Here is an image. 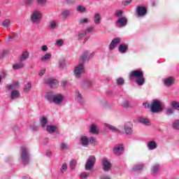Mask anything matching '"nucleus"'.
<instances>
[{
    "label": "nucleus",
    "instance_id": "f257e3e1",
    "mask_svg": "<svg viewBox=\"0 0 179 179\" xmlns=\"http://www.w3.org/2000/svg\"><path fill=\"white\" fill-rule=\"evenodd\" d=\"M20 159L24 165L29 164L30 161V152L27 147L22 145L20 148Z\"/></svg>",
    "mask_w": 179,
    "mask_h": 179
},
{
    "label": "nucleus",
    "instance_id": "f03ea898",
    "mask_svg": "<svg viewBox=\"0 0 179 179\" xmlns=\"http://www.w3.org/2000/svg\"><path fill=\"white\" fill-rule=\"evenodd\" d=\"M130 76L135 78L136 82L138 86H143L145 83V78L143 71H133L130 73Z\"/></svg>",
    "mask_w": 179,
    "mask_h": 179
},
{
    "label": "nucleus",
    "instance_id": "7ed1b4c3",
    "mask_svg": "<svg viewBox=\"0 0 179 179\" xmlns=\"http://www.w3.org/2000/svg\"><path fill=\"white\" fill-rule=\"evenodd\" d=\"M81 58H80V62L78 65H77L74 68V76L77 79H80L82 78L83 73L85 72V68L84 64H83L82 61H80Z\"/></svg>",
    "mask_w": 179,
    "mask_h": 179
},
{
    "label": "nucleus",
    "instance_id": "20e7f679",
    "mask_svg": "<svg viewBox=\"0 0 179 179\" xmlns=\"http://www.w3.org/2000/svg\"><path fill=\"white\" fill-rule=\"evenodd\" d=\"M42 17L43 14L41 11H38V10H34V11H32L30 16L31 22L34 24H39L41 22Z\"/></svg>",
    "mask_w": 179,
    "mask_h": 179
},
{
    "label": "nucleus",
    "instance_id": "39448f33",
    "mask_svg": "<svg viewBox=\"0 0 179 179\" xmlns=\"http://www.w3.org/2000/svg\"><path fill=\"white\" fill-rule=\"evenodd\" d=\"M150 110L151 113L153 114H157V113H161V111H163L161 101L159 100H153L151 103Z\"/></svg>",
    "mask_w": 179,
    "mask_h": 179
},
{
    "label": "nucleus",
    "instance_id": "423d86ee",
    "mask_svg": "<svg viewBox=\"0 0 179 179\" xmlns=\"http://www.w3.org/2000/svg\"><path fill=\"white\" fill-rule=\"evenodd\" d=\"M96 162V157L94 155H90L85 164L86 171H90L93 168Z\"/></svg>",
    "mask_w": 179,
    "mask_h": 179
},
{
    "label": "nucleus",
    "instance_id": "0eeeda50",
    "mask_svg": "<svg viewBox=\"0 0 179 179\" xmlns=\"http://www.w3.org/2000/svg\"><path fill=\"white\" fill-rule=\"evenodd\" d=\"M44 83L48 85L52 89H55L59 86V82L57 79H51L50 78L45 79Z\"/></svg>",
    "mask_w": 179,
    "mask_h": 179
},
{
    "label": "nucleus",
    "instance_id": "6e6552de",
    "mask_svg": "<svg viewBox=\"0 0 179 179\" xmlns=\"http://www.w3.org/2000/svg\"><path fill=\"white\" fill-rule=\"evenodd\" d=\"M54 104L55 106H62L64 101V94H62L61 93H59L58 94H54Z\"/></svg>",
    "mask_w": 179,
    "mask_h": 179
},
{
    "label": "nucleus",
    "instance_id": "1a4fd4ad",
    "mask_svg": "<svg viewBox=\"0 0 179 179\" xmlns=\"http://www.w3.org/2000/svg\"><path fill=\"white\" fill-rule=\"evenodd\" d=\"M124 150V144H116L113 148V152L115 155H122Z\"/></svg>",
    "mask_w": 179,
    "mask_h": 179
},
{
    "label": "nucleus",
    "instance_id": "9d476101",
    "mask_svg": "<svg viewBox=\"0 0 179 179\" xmlns=\"http://www.w3.org/2000/svg\"><path fill=\"white\" fill-rule=\"evenodd\" d=\"M148 10L146 7L138 6L136 8V13L138 17H143L147 15Z\"/></svg>",
    "mask_w": 179,
    "mask_h": 179
},
{
    "label": "nucleus",
    "instance_id": "9b49d317",
    "mask_svg": "<svg viewBox=\"0 0 179 179\" xmlns=\"http://www.w3.org/2000/svg\"><path fill=\"white\" fill-rule=\"evenodd\" d=\"M94 29V27L93 26H89L85 30H83V31H78L77 38H78V40H80L81 38H83L85 36H86L87 32L90 33L91 31H93Z\"/></svg>",
    "mask_w": 179,
    "mask_h": 179
},
{
    "label": "nucleus",
    "instance_id": "f8f14e48",
    "mask_svg": "<svg viewBox=\"0 0 179 179\" xmlns=\"http://www.w3.org/2000/svg\"><path fill=\"white\" fill-rule=\"evenodd\" d=\"M103 169L105 171H110L112 168V164L107 158H103L102 159Z\"/></svg>",
    "mask_w": 179,
    "mask_h": 179
},
{
    "label": "nucleus",
    "instance_id": "ddd939ff",
    "mask_svg": "<svg viewBox=\"0 0 179 179\" xmlns=\"http://www.w3.org/2000/svg\"><path fill=\"white\" fill-rule=\"evenodd\" d=\"M93 55H94V54H92V53L90 54V52H83L80 57V61L82 62L83 65H85V63L87 61H88V59H90V58L93 57Z\"/></svg>",
    "mask_w": 179,
    "mask_h": 179
},
{
    "label": "nucleus",
    "instance_id": "4468645a",
    "mask_svg": "<svg viewBox=\"0 0 179 179\" xmlns=\"http://www.w3.org/2000/svg\"><path fill=\"white\" fill-rule=\"evenodd\" d=\"M76 100L80 104V106H85V101L78 90L76 92Z\"/></svg>",
    "mask_w": 179,
    "mask_h": 179
},
{
    "label": "nucleus",
    "instance_id": "2eb2a0df",
    "mask_svg": "<svg viewBox=\"0 0 179 179\" xmlns=\"http://www.w3.org/2000/svg\"><path fill=\"white\" fill-rule=\"evenodd\" d=\"M24 66H25V62H22V55H20L19 62H17L16 64H13V69H14L15 71H17V69H22V68H24Z\"/></svg>",
    "mask_w": 179,
    "mask_h": 179
},
{
    "label": "nucleus",
    "instance_id": "dca6fc26",
    "mask_svg": "<svg viewBox=\"0 0 179 179\" xmlns=\"http://www.w3.org/2000/svg\"><path fill=\"white\" fill-rule=\"evenodd\" d=\"M160 165L159 164H155L151 167V175L152 176H157L159 172Z\"/></svg>",
    "mask_w": 179,
    "mask_h": 179
},
{
    "label": "nucleus",
    "instance_id": "f3484780",
    "mask_svg": "<svg viewBox=\"0 0 179 179\" xmlns=\"http://www.w3.org/2000/svg\"><path fill=\"white\" fill-rule=\"evenodd\" d=\"M122 38L120 37H115L113 38L109 45L110 50H114L115 47L121 41Z\"/></svg>",
    "mask_w": 179,
    "mask_h": 179
},
{
    "label": "nucleus",
    "instance_id": "a211bd4d",
    "mask_svg": "<svg viewBox=\"0 0 179 179\" xmlns=\"http://www.w3.org/2000/svg\"><path fill=\"white\" fill-rule=\"evenodd\" d=\"M175 80V78L169 76V78H166V79L164 80V84L167 87H169L170 86H172L173 85Z\"/></svg>",
    "mask_w": 179,
    "mask_h": 179
},
{
    "label": "nucleus",
    "instance_id": "6ab92c4d",
    "mask_svg": "<svg viewBox=\"0 0 179 179\" xmlns=\"http://www.w3.org/2000/svg\"><path fill=\"white\" fill-rule=\"evenodd\" d=\"M127 23H128V20H127V17H122V15H121V17L117 20V24L120 27L127 26Z\"/></svg>",
    "mask_w": 179,
    "mask_h": 179
},
{
    "label": "nucleus",
    "instance_id": "aec40b11",
    "mask_svg": "<svg viewBox=\"0 0 179 179\" xmlns=\"http://www.w3.org/2000/svg\"><path fill=\"white\" fill-rule=\"evenodd\" d=\"M80 143L82 145H84L86 147L87 145H89L90 144V138L87 137V136L83 135L80 138Z\"/></svg>",
    "mask_w": 179,
    "mask_h": 179
},
{
    "label": "nucleus",
    "instance_id": "412c9836",
    "mask_svg": "<svg viewBox=\"0 0 179 179\" xmlns=\"http://www.w3.org/2000/svg\"><path fill=\"white\" fill-rule=\"evenodd\" d=\"M45 99L47 100V101H49V103H54V93H53V92H46V93L45 94Z\"/></svg>",
    "mask_w": 179,
    "mask_h": 179
},
{
    "label": "nucleus",
    "instance_id": "4be33fe9",
    "mask_svg": "<svg viewBox=\"0 0 179 179\" xmlns=\"http://www.w3.org/2000/svg\"><path fill=\"white\" fill-rule=\"evenodd\" d=\"M90 133H92L93 134H97L98 133H99V129L97 124H92L90 125Z\"/></svg>",
    "mask_w": 179,
    "mask_h": 179
},
{
    "label": "nucleus",
    "instance_id": "5701e85b",
    "mask_svg": "<svg viewBox=\"0 0 179 179\" xmlns=\"http://www.w3.org/2000/svg\"><path fill=\"white\" fill-rule=\"evenodd\" d=\"M149 150H156L157 148V143L155 140H150L148 143Z\"/></svg>",
    "mask_w": 179,
    "mask_h": 179
},
{
    "label": "nucleus",
    "instance_id": "b1692460",
    "mask_svg": "<svg viewBox=\"0 0 179 179\" xmlns=\"http://www.w3.org/2000/svg\"><path fill=\"white\" fill-rule=\"evenodd\" d=\"M128 48H129L128 44H120V45L118 46V51L122 54H124L127 52Z\"/></svg>",
    "mask_w": 179,
    "mask_h": 179
},
{
    "label": "nucleus",
    "instance_id": "393cba45",
    "mask_svg": "<svg viewBox=\"0 0 179 179\" xmlns=\"http://www.w3.org/2000/svg\"><path fill=\"white\" fill-rule=\"evenodd\" d=\"M94 22L95 24H100L101 23V15L99 13H96L94 15Z\"/></svg>",
    "mask_w": 179,
    "mask_h": 179
},
{
    "label": "nucleus",
    "instance_id": "a878e982",
    "mask_svg": "<svg viewBox=\"0 0 179 179\" xmlns=\"http://www.w3.org/2000/svg\"><path fill=\"white\" fill-rule=\"evenodd\" d=\"M20 97V93L18 90H12L10 93L11 100H15V99H19Z\"/></svg>",
    "mask_w": 179,
    "mask_h": 179
},
{
    "label": "nucleus",
    "instance_id": "bb28decb",
    "mask_svg": "<svg viewBox=\"0 0 179 179\" xmlns=\"http://www.w3.org/2000/svg\"><path fill=\"white\" fill-rule=\"evenodd\" d=\"M124 131H126L127 134H132V127H131V124L130 123V122H129L128 123H126V124H124Z\"/></svg>",
    "mask_w": 179,
    "mask_h": 179
},
{
    "label": "nucleus",
    "instance_id": "cd10ccee",
    "mask_svg": "<svg viewBox=\"0 0 179 179\" xmlns=\"http://www.w3.org/2000/svg\"><path fill=\"white\" fill-rule=\"evenodd\" d=\"M57 26L58 22H57V20H50V22H48V27L52 30L57 29Z\"/></svg>",
    "mask_w": 179,
    "mask_h": 179
},
{
    "label": "nucleus",
    "instance_id": "c85d7f7f",
    "mask_svg": "<svg viewBox=\"0 0 179 179\" xmlns=\"http://www.w3.org/2000/svg\"><path fill=\"white\" fill-rule=\"evenodd\" d=\"M58 68L59 71H64L66 68V61L65 59H59L58 62Z\"/></svg>",
    "mask_w": 179,
    "mask_h": 179
},
{
    "label": "nucleus",
    "instance_id": "c756f323",
    "mask_svg": "<svg viewBox=\"0 0 179 179\" xmlns=\"http://www.w3.org/2000/svg\"><path fill=\"white\" fill-rule=\"evenodd\" d=\"M144 168V164H136L132 168L134 172H137L138 171H141Z\"/></svg>",
    "mask_w": 179,
    "mask_h": 179
},
{
    "label": "nucleus",
    "instance_id": "7c9ffc66",
    "mask_svg": "<svg viewBox=\"0 0 179 179\" xmlns=\"http://www.w3.org/2000/svg\"><path fill=\"white\" fill-rule=\"evenodd\" d=\"M29 57V52L27 50L23 51L21 54V62H24Z\"/></svg>",
    "mask_w": 179,
    "mask_h": 179
},
{
    "label": "nucleus",
    "instance_id": "2f4dec72",
    "mask_svg": "<svg viewBox=\"0 0 179 179\" xmlns=\"http://www.w3.org/2000/svg\"><path fill=\"white\" fill-rule=\"evenodd\" d=\"M56 129H57L56 126L53 124H48L46 126V130L47 131H48V133H54Z\"/></svg>",
    "mask_w": 179,
    "mask_h": 179
},
{
    "label": "nucleus",
    "instance_id": "473e14b6",
    "mask_svg": "<svg viewBox=\"0 0 179 179\" xmlns=\"http://www.w3.org/2000/svg\"><path fill=\"white\" fill-rule=\"evenodd\" d=\"M52 54L50 52H47V54H45L43 57H41V60L43 62L49 61L51 59Z\"/></svg>",
    "mask_w": 179,
    "mask_h": 179
},
{
    "label": "nucleus",
    "instance_id": "72a5a7b5",
    "mask_svg": "<svg viewBox=\"0 0 179 179\" xmlns=\"http://www.w3.org/2000/svg\"><path fill=\"white\" fill-rule=\"evenodd\" d=\"M19 87V83L18 82H14L12 83V85H8V90H14L15 89H17Z\"/></svg>",
    "mask_w": 179,
    "mask_h": 179
},
{
    "label": "nucleus",
    "instance_id": "f704fd0d",
    "mask_svg": "<svg viewBox=\"0 0 179 179\" xmlns=\"http://www.w3.org/2000/svg\"><path fill=\"white\" fill-rule=\"evenodd\" d=\"M76 10L79 12V13H85V12H87V8L85 6H77Z\"/></svg>",
    "mask_w": 179,
    "mask_h": 179
},
{
    "label": "nucleus",
    "instance_id": "c9c22d12",
    "mask_svg": "<svg viewBox=\"0 0 179 179\" xmlns=\"http://www.w3.org/2000/svg\"><path fill=\"white\" fill-rule=\"evenodd\" d=\"M31 87H32L31 83L28 82V83H27V85H24V92H25V93H29V92H30Z\"/></svg>",
    "mask_w": 179,
    "mask_h": 179
},
{
    "label": "nucleus",
    "instance_id": "e433bc0d",
    "mask_svg": "<svg viewBox=\"0 0 179 179\" xmlns=\"http://www.w3.org/2000/svg\"><path fill=\"white\" fill-rule=\"evenodd\" d=\"M138 122H140V123H143V124H149L150 122H149V119H147V117H138Z\"/></svg>",
    "mask_w": 179,
    "mask_h": 179
},
{
    "label": "nucleus",
    "instance_id": "4c0bfd02",
    "mask_svg": "<svg viewBox=\"0 0 179 179\" xmlns=\"http://www.w3.org/2000/svg\"><path fill=\"white\" fill-rule=\"evenodd\" d=\"M40 121L42 127H45V126H47L48 119L47 117H45V116H43L42 117H41Z\"/></svg>",
    "mask_w": 179,
    "mask_h": 179
},
{
    "label": "nucleus",
    "instance_id": "58836bf2",
    "mask_svg": "<svg viewBox=\"0 0 179 179\" xmlns=\"http://www.w3.org/2000/svg\"><path fill=\"white\" fill-rule=\"evenodd\" d=\"M105 126L108 127L110 130H112V131H118V129L115 127V126H113V124H110L109 123H105Z\"/></svg>",
    "mask_w": 179,
    "mask_h": 179
},
{
    "label": "nucleus",
    "instance_id": "ea45409f",
    "mask_svg": "<svg viewBox=\"0 0 179 179\" xmlns=\"http://www.w3.org/2000/svg\"><path fill=\"white\" fill-rule=\"evenodd\" d=\"M67 169H68V165L66 162H64V164H62V165L60 168L61 173H65V172H66Z\"/></svg>",
    "mask_w": 179,
    "mask_h": 179
},
{
    "label": "nucleus",
    "instance_id": "a19ab883",
    "mask_svg": "<svg viewBox=\"0 0 179 179\" xmlns=\"http://www.w3.org/2000/svg\"><path fill=\"white\" fill-rule=\"evenodd\" d=\"M77 161L76 159H72L69 162V166L72 171H73L76 166Z\"/></svg>",
    "mask_w": 179,
    "mask_h": 179
},
{
    "label": "nucleus",
    "instance_id": "79ce46f5",
    "mask_svg": "<svg viewBox=\"0 0 179 179\" xmlns=\"http://www.w3.org/2000/svg\"><path fill=\"white\" fill-rule=\"evenodd\" d=\"M71 13V10H63L62 11V15L64 16V17H67V16H70Z\"/></svg>",
    "mask_w": 179,
    "mask_h": 179
},
{
    "label": "nucleus",
    "instance_id": "37998d69",
    "mask_svg": "<svg viewBox=\"0 0 179 179\" xmlns=\"http://www.w3.org/2000/svg\"><path fill=\"white\" fill-rule=\"evenodd\" d=\"M47 3V0H36V4L41 7H44Z\"/></svg>",
    "mask_w": 179,
    "mask_h": 179
},
{
    "label": "nucleus",
    "instance_id": "c03bdc74",
    "mask_svg": "<svg viewBox=\"0 0 179 179\" xmlns=\"http://www.w3.org/2000/svg\"><path fill=\"white\" fill-rule=\"evenodd\" d=\"M173 129L179 130V119H176L173 122Z\"/></svg>",
    "mask_w": 179,
    "mask_h": 179
},
{
    "label": "nucleus",
    "instance_id": "a18cd8bd",
    "mask_svg": "<svg viewBox=\"0 0 179 179\" xmlns=\"http://www.w3.org/2000/svg\"><path fill=\"white\" fill-rule=\"evenodd\" d=\"M171 107L175 108V110H178L179 111V102L178 101H172Z\"/></svg>",
    "mask_w": 179,
    "mask_h": 179
},
{
    "label": "nucleus",
    "instance_id": "49530a36",
    "mask_svg": "<svg viewBox=\"0 0 179 179\" xmlns=\"http://www.w3.org/2000/svg\"><path fill=\"white\" fill-rule=\"evenodd\" d=\"M64 41H63V40H62L61 38H59L55 41V45H57L58 47H61L62 45H64Z\"/></svg>",
    "mask_w": 179,
    "mask_h": 179
},
{
    "label": "nucleus",
    "instance_id": "de8ad7c7",
    "mask_svg": "<svg viewBox=\"0 0 179 179\" xmlns=\"http://www.w3.org/2000/svg\"><path fill=\"white\" fill-rule=\"evenodd\" d=\"M90 22L89 18H80L79 24H85L86 23H88Z\"/></svg>",
    "mask_w": 179,
    "mask_h": 179
},
{
    "label": "nucleus",
    "instance_id": "09e8293b",
    "mask_svg": "<svg viewBox=\"0 0 179 179\" xmlns=\"http://www.w3.org/2000/svg\"><path fill=\"white\" fill-rule=\"evenodd\" d=\"M123 11L122 10H116L115 13V16H117L118 19L119 17H121V16H122L123 15Z\"/></svg>",
    "mask_w": 179,
    "mask_h": 179
},
{
    "label": "nucleus",
    "instance_id": "8fccbe9b",
    "mask_svg": "<svg viewBox=\"0 0 179 179\" xmlns=\"http://www.w3.org/2000/svg\"><path fill=\"white\" fill-rule=\"evenodd\" d=\"M116 82H117V85H124V80L123 79V78H119L118 79H117Z\"/></svg>",
    "mask_w": 179,
    "mask_h": 179
},
{
    "label": "nucleus",
    "instance_id": "3c124183",
    "mask_svg": "<svg viewBox=\"0 0 179 179\" xmlns=\"http://www.w3.org/2000/svg\"><path fill=\"white\" fill-rule=\"evenodd\" d=\"M10 20H5L3 21V26H4V27H8V26H10Z\"/></svg>",
    "mask_w": 179,
    "mask_h": 179
},
{
    "label": "nucleus",
    "instance_id": "603ef678",
    "mask_svg": "<svg viewBox=\"0 0 179 179\" xmlns=\"http://www.w3.org/2000/svg\"><path fill=\"white\" fill-rule=\"evenodd\" d=\"M130 104H131L130 101H128V100H126L123 102L122 106L124 107V108H128Z\"/></svg>",
    "mask_w": 179,
    "mask_h": 179
},
{
    "label": "nucleus",
    "instance_id": "864d4df0",
    "mask_svg": "<svg viewBox=\"0 0 179 179\" xmlns=\"http://www.w3.org/2000/svg\"><path fill=\"white\" fill-rule=\"evenodd\" d=\"M60 147L62 148V150H67L69 148L68 144H66V143H61Z\"/></svg>",
    "mask_w": 179,
    "mask_h": 179
},
{
    "label": "nucleus",
    "instance_id": "5fc2aeb1",
    "mask_svg": "<svg viewBox=\"0 0 179 179\" xmlns=\"http://www.w3.org/2000/svg\"><path fill=\"white\" fill-rule=\"evenodd\" d=\"M89 173L88 172H83L81 173V178L86 179L89 176Z\"/></svg>",
    "mask_w": 179,
    "mask_h": 179
},
{
    "label": "nucleus",
    "instance_id": "6e6d98bb",
    "mask_svg": "<svg viewBox=\"0 0 179 179\" xmlns=\"http://www.w3.org/2000/svg\"><path fill=\"white\" fill-rule=\"evenodd\" d=\"M46 69L45 68H41V69L39 71V76H43L45 72Z\"/></svg>",
    "mask_w": 179,
    "mask_h": 179
},
{
    "label": "nucleus",
    "instance_id": "4d7b16f0",
    "mask_svg": "<svg viewBox=\"0 0 179 179\" xmlns=\"http://www.w3.org/2000/svg\"><path fill=\"white\" fill-rule=\"evenodd\" d=\"M24 3L27 6H32L34 1L33 0H25Z\"/></svg>",
    "mask_w": 179,
    "mask_h": 179
},
{
    "label": "nucleus",
    "instance_id": "13d9d810",
    "mask_svg": "<svg viewBox=\"0 0 179 179\" xmlns=\"http://www.w3.org/2000/svg\"><path fill=\"white\" fill-rule=\"evenodd\" d=\"M6 54V50H3V51L0 52V58H3Z\"/></svg>",
    "mask_w": 179,
    "mask_h": 179
},
{
    "label": "nucleus",
    "instance_id": "bf43d9fd",
    "mask_svg": "<svg viewBox=\"0 0 179 179\" xmlns=\"http://www.w3.org/2000/svg\"><path fill=\"white\" fill-rule=\"evenodd\" d=\"M68 85L67 80H62L61 85L62 87H66Z\"/></svg>",
    "mask_w": 179,
    "mask_h": 179
},
{
    "label": "nucleus",
    "instance_id": "052dcab7",
    "mask_svg": "<svg viewBox=\"0 0 179 179\" xmlns=\"http://www.w3.org/2000/svg\"><path fill=\"white\" fill-rule=\"evenodd\" d=\"M95 141H96L95 137L92 136L89 138V144L90 143H95Z\"/></svg>",
    "mask_w": 179,
    "mask_h": 179
},
{
    "label": "nucleus",
    "instance_id": "680f3d73",
    "mask_svg": "<svg viewBox=\"0 0 179 179\" xmlns=\"http://www.w3.org/2000/svg\"><path fill=\"white\" fill-rule=\"evenodd\" d=\"M166 114H168V115H169V114H173V108H168L166 110Z\"/></svg>",
    "mask_w": 179,
    "mask_h": 179
},
{
    "label": "nucleus",
    "instance_id": "e2e57ef3",
    "mask_svg": "<svg viewBox=\"0 0 179 179\" xmlns=\"http://www.w3.org/2000/svg\"><path fill=\"white\" fill-rule=\"evenodd\" d=\"M150 104H149V103H143V107L145 108H151Z\"/></svg>",
    "mask_w": 179,
    "mask_h": 179
},
{
    "label": "nucleus",
    "instance_id": "0e129e2a",
    "mask_svg": "<svg viewBox=\"0 0 179 179\" xmlns=\"http://www.w3.org/2000/svg\"><path fill=\"white\" fill-rule=\"evenodd\" d=\"M131 0H125V1L122 3V4L124 6H128V4H131Z\"/></svg>",
    "mask_w": 179,
    "mask_h": 179
},
{
    "label": "nucleus",
    "instance_id": "69168bd1",
    "mask_svg": "<svg viewBox=\"0 0 179 179\" xmlns=\"http://www.w3.org/2000/svg\"><path fill=\"white\" fill-rule=\"evenodd\" d=\"M41 50H42V51H44V52L48 51V45H42Z\"/></svg>",
    "mask_w": 179,
    "mask_h": 179
},
{
    "label": "nucleus",
    "instance_id": "338daca9",
    "mask_svg": "<svg viewBox=\"0 0 179 179\" xmlns=\"http://www.w3.org/2000/svg\"><path fill=\"white\" fill-rule=\"evenodd\" d=\"M86 83L88 86H92V80H90V79H87V80H86Z\"/></svg>",
    "mask_w": 179,
    "mask_h": 179
},
{
    "label": "nucleus",
    "instance_id": "774afa93",
    "mask_svg": "<svg viewBox=\"0 0 179 179\" xmlns=\"http://www.w3.org/2000/svg\"><path fill=\"white\" fill-rule=\"evenodd\" d=\"M46 155L47 157H51V155H52V151H50V150L46 151Z\"/></svg>",
    "mask_w": 179,
    "mask_h": 179
}]
</instances>
